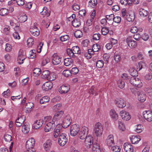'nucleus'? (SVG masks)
Wrapping results in <instances>:
<instances>
[{"label":"nucleus","instance_id":"1","mask_svg":"<svg viewBox=\"0 0 152 152\" xmlns=\"http://www.w3.org/2000/svg\"><path fill=\"white\" fill-rule=\"evenodd\" d=\"M35 144V140L33 138L29 139L26 143V152H35L36 150L34 148Z\"/></svg>","mask_w":152,"mask_h":152},{"label":"nucleus","instance_id":"2","mask_svg":"<svg viewBox=\"0 0 152 152\" xmlns=\"http://www.w3.org/2000/svg\"><path fill=\"white\" fill-rule=\"evenodd\" d=\"M129 82L132 85L138 88H141L143 86L141 80L135 76L131 77L129 79Z\"/></svg>","mask_w":152,"mask_h":152},{"label":"nucleus","instance_id":"3","mask_svg":"<svg viewBox=\"0 0 152 152\" xmlns=\"http://www.w3.org/2000/svg\"><path fill=\"white\" fill-rule=\"evenodd\" d=\"M103 128L102 124L99 122L96 123L94 126V132L96 137H100L102 134Z\"/></svg>","mask_w":152,"mask_h":152},{"label":"nucleus","instance_id":"4","mask_svg":"<svg viewBox=\"0 0 152 152\" xmlns=\"http://www.w3.org/2000/svg\"><path fill=\"white\" fill-rule=\"evenodd\" d=\"M26 58V52L25 50L20 49L18 53L17 61L20 64L23 63V61Z\"/></svg>","mask_w":152,"mask_h":152},{"label":"nucleus","instance_id":"5","mask_svg":"<svg viewBox=\"0 0 152 152\" xmlns=\"http://www.w3.org/2000/svg\"><path fill=\"white\" fill-rule=\"evenodd\" d=\"M62 121V126L66 128L71 124L72 119L69 115H67L64 116Z\"/></svg>","mask_w":152,"mask_h":152},{"label":"nucleus","instance_id":"6","mask_svg":"<svg viewBox=\"0 0 152 152\" xmlns=\"http://www.w3.org/2000/svg\"><path fill=\"white\" fill-rule=\"evenodd\" d=\"M80 127L79 125L74 124L70 126V133L72 136H75L80 131Z\"/></svg>","mask_w":152,"mask_h":152},{"label":"nucleus","instance_id":"7","mask_svg":"<svg viewBox=\"0 0 152 152\" xmlns=\"http://www.w3.org/2000/svg\"><path fill=\"white\" fill-rule=\"evenodd\" d=\"M61 125H57L53 131V135L54 137L56 138L63 132V128Z\"/></svg>","mask_w":152,"mask_h":152},{"label":"nucleus","instance_id":"8","mask_svg":"<svg viewBox=\"0 0 152 152\" xmlns=\"http://www.w3.org/2000/svg\"><path fill=\"white\" fill-rule=\"evenodd\" d=\"M58 141L59 145L61 146H64L68 141V139L66 137V134L64 133H61L59 136Z\"/></svg>","mask_w":152,"mask_h":152},{"label":"nucleus","instance_id":"9","mask_svg":"<svg viewBox=\"0 0 152 152\" xmlns=\"http://www.w3.org/2000/svg\"><path fill=\"white\" fill-rule=\"evenodd\" d=\"M85 139L84 144L88 148H90L93 143V137L92 135H89L86 136Z\"/></svg>","mask_w":152,"mask_h":152},{"label":"nucleus","instance_id":"10","mask_svg":"<svg viewBox=\"0 0 152 152\" xmlns=\"http://www.w3.org/2000/svg\"><path fill=\"white\" fill-rule=\"evenodd\" d=\"M115 103L116 106L120 108H123L126 105V102L121 98H116L115 100Z\"/></svg>","mask_w":152,"mask_h":152},{"label":"nucleus","instance_id":"11","mask_svg":"<svg viewBox=\"0 0 152 152\" xmlns=\"http://www.w3.org/2000/svg\"><path fill=\"white\" fill-rule=\"evenodd\" d=\"M79 133V137L82 140L85 139L88 132V128L87 127L83 126L81 129Z\"/></svg>","mask_w":152,"mask_h":152},{"label":"nucleus","instance_id":"12","mask_svg":"<svg viewBox=\"0 0 152 152\" xmlns=\"http://www.w3.org/2000/svg\"><path fill=\"white\" fill-rule=\"evenodd\" d=\"M126 42L129 47L131 48H134L137 46V42L132 40V37H127Z\"/></svg>","mask_w":152,"mask_h":152},{"label":"nucleus","instance_id":"13","mask_svg":"<svg viewBox=\"0 0 152 152\" xmlns=\"http://www.w3.org/2000/svg\"><path fill=\"white\" fill-rule=\"evenodd\" d=\"M143 116L147 121L149 122L152 121V112L150 110H145L143 111Z\"/></svg>","mask_w":152,"mask_h":152},{"label":"nucleus","instance_id":"14","mask_svg":"<svg viewBox=\"0 0 152 152\" xmlns=\"http://www.w3.org/2000/svg\"><path fill=\"white\" fill-rule=\"evenodd\" d=\"M120 115L122 120L125 121H128L129 120L131 117L129 113L125 110H122L119 113Z\"/></svg>","mask_w":152,"mask_h":152},{"label":"nucleus","instance_id":"15","mask_svg":"<svg viewBox=\"0 0 152 152\" xmlns=\"http://www.w3.org/2000/svg\"><path fill=\"white\" fill-rule=\"evenodd\" d=\"M43 123V120L42 119H39L35 121L33 124L32 128L37 129L42 126Z\"/></svg>","mask_w":152,"mask_h":152},{"label":"nucleus","instance_id":"16","mask_svg":"<svg viewBox=\"0 0 152 152\" xmlns=\"http://www.w3.org/2000/svg\"><path fill=\"white\" fill-rule=\"evenodd\" d=\"M63 112L60 111L56 112L53 116V120L54 122L56 121L60 122L61 121V118L63 117Z\"/></svg>","mask_w":152,"mask_h":152},{"label":"nucleus","instance_id":"17","mask_svg":"<svg viewBox=\"0 0 152 152\" xmlns=\"http://www.w3.org/2000/svg\"><path fill=\"white\" fill-rule=\"evenodd\" d=\"M106 143L108 147H111L115 144L113 136L110 134L109 135L106 139Z\"/></svg>","mask_w":152,"mask_h":152},{"label":"nucleus","instance_id":"18","mask_svg":"<svg viewBox=\"0 0 152 152\" xmlns=\"http://www.w3.org/2000/svg\"><path fill=\"white\" fill-rule=\"evenodd\" d=\"M70 88V87L69 85L67 84L63 85L60 87L59 91L61 94H65L69 91Z\"/></svg>","mask_w":152,"mask_h":152},{"label":"nucleus","instance_id":"19","mask_svg":"<svg viewBox=\"0 0 152 152\" xmlns=\"http://www.w3.org/2000/svg\"><path fill=\"white\" fill-rule=\"evenodd\" d=\"M29 30L31 34L34 36H37L39 34V30L35 26L31 27Z\"/></svg>","mask_w":152,"mask_h":152},{"label":"nucleus","instance_id":"20","mask_svg":"<svg viewBox=\"0 0 152 152\" xmlns=\"http://www.w3.org/2000/svg\"><path fill=\"white\" fill-rule=\"evenodd\" d=\"M55 126L54 122L47 123L44 128V131L45 132H48L52 131Z\"/></svg>","mask_w":152,"mask_h":152},{"label":"nucleus","instance_id":"21","mask_svg":"<svg viewBox=\"0 0 152 152\" xmlns=\"http://www.w3.org/2000/svg\"><path fill=\"white\" fill-rule=\"evenodd\" d=\"M137 99L141 102H144L146 99V95L142 91H140L138 92Z\"/></svg>","mask_w":152,"mask_h":152},{"label":"nucleus","instance_id":"22","mask_svg":"<svg viewBox=\"0 0 152 152\" xmlns=\"http://www.w3.org/2000/svg\"><path fill=\"white\" fill-rule=\"evenodd\" d=\"M123 146L126 152H133L134 151L133 146L130 143H125L124 144Z\"/></svg>","mask_w":152,"mask_h":152},{"label":"nucleus","instance_id":"23","mask_svg":"<svg viewBox=\"0 0 152 152\" xmlns=\"http://www.w3.org/2000/svg\"><path fill=\"white\" fill-rule=\"evenodd\" d=\"M25 116L21 115L15 121V124L17 126L20 127L23 123L25 120Z\"/></svg>","mask_w":152,"mask_h":152},{"label":"nucleus","instance_id":"24","mask_svg":"<svg viewBox=\"0 0 152 152\" xmlns=\"http://www.w3.org/2000/svg\"><path fill=\"white\" fill-rule=\"evenodd\" d=\"M61 58L56 53H54L53 56V64L55 65L59 64L61 62Z\"/></svg>","mask_w":152,"mask_h":152},{"label":"nucleus","instance_id":"25","mask_svg":"<svg viewBox=\"0 0 152 152\" xmlns=\"http://www.w3.org/2000/svg\"><path fill=\"white\" fill-rule=\"evenodd\" d=\"M53 84L51 82H48L43 84L42 86V89L47 91L51 89L53 87Z\"/></svg>","mask_w":152,"mask_h":152},{"label":"nucleus","instance_id":"26","mask_svg":"<svg viewBox=\"0 0 152 152\" xmlns=\"http://www.w3.org/2000/svg\"><path fill=\"white\" fill-rule=\"evenodd\" d=\"M111 118L114 121H116L118 118V115L116 111L114 109L110 110L109 113Z\"/></svg>","mask_w":152,"mask_h":152},{"label":"nucleus","instance_id":"27","mask_svg":"<svg viewBox=\"0 0 152 152\" xmlns=\"http://www.w3.org/2000/svg\"><path fill=\"white\" fill-rule=\"evenodd\" d=\"M131 142L133 144H137L141 140L139 136H132L130 138Z\"/></svg>","mask_w":152,"mask_h":152},{"label":"nucleus","instance_id":"28","mask_svg":"<svg viewBox=\"0 0 152 152\" xmlns=\"http://www.w3.org/2000/svg\"><path fill=\"white\" fill-rule=\"evenodd\" d=\"M139 12L140 15L142 17H146L149 15L148 11L143 8L140 9Z\"/></svg>","mask_w":152,"mask_h":152},{"label":"nucleus","instance_id":"29","mask_svg":"<svg viewBox=\"0 0 152 152\" xmlns=\"http://www.w3.org/2000/svg\"><path fill=\"white\" fill-rule=\"evenodd\" d=\"M92 152H101L99 145L97 143H94L92 148Z\"/></svg>","mask_w":152,"mask_h":152},{"label":"nucleus","instance_id":"30","mask_svg":"<svg viewBox=\"0 0 152 152\" xmlns=\"http://www.w3.org/2000/svg\"><path fill=\"white\" fill-rule=\"evenodd\" d=\"M97 0H91L88 3V6L91 8H94L97 4Z\"/></svg>","mask_w":152,"mask_h":152},{"label":"nucleus","instance_id":"31","mask_svg":"<svg viewBox=\"0 0 152 152\" xmlns=\"http://www.w3.org/2000/svg\"><path fill=\"white\" fill-rule=\"evenodd\" d=\"M41 14L44 16V17H48L50 15V11L47 10L46 7H44L43 10L40 12Z\"/></svg>","mask_w":152,"mask_h":152},{"label":"nucleus","instance_id":"32","mask_svg":"<svg viewBox=\"0 0 152 152\" xmlns=\"http://www.w3.org/2000/svg\"><path fill=\"white\" fill-rule=\"evenodd\" d=\"M50 98L48 96H45L39 100L41 104H45L48 103L50 101Z\"/></svg>","mask_w":152,"mask_h":152},{"label":"nucleus","instance_id":"33","mask_svg":"<svg viewBox=\"0 0 152 152\" xmlns=\"http://www.w3.org/2000/svg\"><path fill=\"white\" fill-rule=\"evenodd\" d=\"M73 62L72 59L70 58H65L64 60V63L66 66H71Z\"/></svg>","mask_w":152,"mask_h":152},{"label":"nucleus","instance_id":"34","mask_svg":"<svg viewBox=\"0 0 152 152\" xmlns=\"http://www.w3.org/2000/svg\"><path fill=\"white\" fill-rule=\"evenodd\" d=\"M9 13L8 10L5 8H2L0 10V15L2 16L7 15Z\"/></svg>","mask_w":152,"mask_h":152},{"label":"nucleus","instance_id":"35","mask_svg":"<svg viewBox=\"0 0 152 152\" xmlns=\"http://www.w3.org/2000/svg\"><path fill=\"white\" fill-rule=\"evenodd\" d=\"M30 130V128L28 126L24 124L22 126V131L24 134H27Z\"/></svg>","mask_w":152,"mask_h":152},{"label":"nucleus","instance_id":"36","mask_svg":"<svg viewBox=\"0 0 152 152\" xmlns=\"http://www.w3.org/2000/svg\"><path fill=\"white\" fill-rule=\"evenodd\" d=\"M56 78L55 74L53 72L49 73L48 77L46 78L48 80L52 81L55 80Z\"/></svg>","mask_w":152,"mask_h":152},{"label":"nucleus","instance_id":"37","mask_svg":"<svg viewBox=\"0 0 152 152\" xmlns=\"http://www.w3.org/2000/svg\"><path fill=\"white\" fill-rule=\"evenodd\" d=\"M135 131L138 133L141 132L143 130V126L141 124H137L135 126Z\"/></svg>","mask_w":152,"mask_h":152},{"label":"nucleus","instance_id":"38","mask_svg":"<svg viewBox=\"0 0 152 152\" xmlns=\"http://www.w3.org/2000/svg\"><path fill=\"white\" fill-rule=\"evenodd\" d=\"M41 73V70L39 68H35L33 71V75L35 77H38Z\"/></svg>","mask_w":152,"mask_h":152},{"label":"nucleus","instance_id":"39","mask_svg":"<svg viewBox=\"0 0 152 152\" xmlns=\"http://www.w3.org/2000/svg\"><path fill=\"white\" fill-rule=\"evenodd\" d=\"M129 72L132 76H135L137 75V70L133 67L130 68Z\"/></svg>","mask_w":152,"mask_h":152},{"label":"nucleus","instance_id":"40","mask_svg":"<svg viewBox=\"0 0 152 152\" xmlns=\"http://www.w3.org/2000/svg\"><path fill=\"white\" fill-rule=\"evenodd\" d=\"M34 39L31 37L29 38L27 40V45L29 47H31L34 44Z\"/></svg>","mask_w":152,"mask_h":152},{"label":"nucleus","instance_id":"41","mask_svg":"<svg viewBox=\"0 0 152 152\" xmlns=\"http://www.w3.org/2000/svg\"><path fill=\"white\" fill-rule=\"evenodd\" d=\"M72 24L73 26L75 27H78L81 24L79 19H75L72 21Z\"/></svg>","mask_w":152,"mask_h":152},{"label":"nucleus","instance_id":"42","mask_svg":"<svg viewBox=\"0 0 152 152\" xmlns=\"http://www.w3.org/2000/svg\"><path fill=\"white\" fill-rule=\"evenodd\" d=\"M96 88L94 89V86H92L89 91V93L91 94H92L93 95L96 96L97 95V93L96 91Z\"/></svg>","mask_w":152,"mask_h":152},{"label":"nucleus","instance_id":"43","mask_svg":"<svg viewBox=\"0 0 152 152\" xmlns=\"http://www.w3.org/2000/svg\"><path fill=\"white\" fill-rule=\"evenodd\" d=\"M18 19L20 22H24L27 19V16L26 14H23L19 17L18 18Z\"/></svg>","mask_w":152,"mask_h":152},{"label":"nucleus","instance_id":"44","mask_svg":"<svg viewBox=\"0 0 152 152\" xmlns=\"http://www.w3.org/2000/svg\"><path fill=\"white\" fill-rule=\"evenodd\" d=\"M73 53L75 54H79L80 53L79 48L77 46H75L72 48Z\"/></svg>","mask_w":152,"mask_h":152},{"label":"nucleus","instance_id":"45","mask_svg":"<svg viewBox=\"0 0 152 152\" xmlns=\"http://www.w3.org/2000/svg\"><path fill=\"white\" fill-rule=\"evenodd\" d=\"M104 64V62L101 60L97 61L96 62V66L98 68H102Z\"/></svg>","mask_w":152,"mask_h":152},{"label":"nucleus","instance_id":"46","mask_svg":"<svg viewBox=\"0 0 152 152\" xmlns=\"http://www.w3.org/2000/svg\"><path fill=\"white\" fill-rule=\"evenodd\" d=\"M83 34L82 31L80 30H77L75 31L74 36L77 38H80L82 37Z\"/></svg>","mask_w":152,"mask_h":152},{"label":"nucleus","instance_id":"47","mask_svg":"<svg viewBox=\"0 0 152 152\" xmlns=\"http://www.w3.org/2000/svg\"><path fill=\"white\" fill-rule=\"evenodd\" d=\"M118 127L119 129L121 131H125V127L124 124L121 121H118Z\"/></svg>","mask_w":152,"mask_h":152},{"label":"nucleus","instance_id":"48","mask_svg":"<svg viewBox=\"0 0 152 152\" xmlns=\"http://www.w3.org/2000/svg\"><path fill=\"white\" fill-rule=\"evenodd\" d=\"M36 56L35 51L34 50H31L29 52V58H34Z\"/></svg>","mask_w":152,"mask_h":152},{"label":"nucleus","instance_id":"49","mask_svg":"<svg viewBox=\"0 0 152 152\" xmlns=\"http://www.w3.org/2000/svg\"><path fill=\"white\" fill-rule=\"evenodd\" d=\"M4 140L6 142H10L12 139V137L9 134H6L4 136Z\"/></svg>","mask_w":152,"mask_h":152},{"label":"nucleus","instance_id":"50","mask_svg":"<svg viewBox=\"0 0 152 152\" xmlns=\"http://www.w3.org/2000/svg\"><path fill=\"white\" fill-rule=\"evenodd\" d=\"M100 48L99 45L97 44H94L92 47L93 51H94V52H98L100 49Z\"/></svg>","mask_w":152,"mask_h":152},{"label":"nucleus","instance_id":"51","mask_svg":"<svg viewBox=\"0 0 152 152\" xmlns=\"http://www.w3.org/2000/svg\"><path fill=\"white\" fill-rule=\"evenodd\" d=\"M117 84L119 88H123L125 85V83L124 81H122L121 80H119L117 82Z\"/></svg>","mask_w":152,"mask_h":152},{"label":"nucleus","instance_id":"52","mask_svg":"<svg viewBox=\"0 0 152 152\" xmlns=\"http://www.w3.org/2000/svg\"><path fill=\"white\" fill-rule=\"evenodd\" d=\"M111 150L113 152H120L121 148L119 146L115 145L112 147Z\"/></svg>","mask_w":152,"mask_h":152},{"label":"nucleus","instance_id":"53","mask_svg":"<svg viewBox=\"0 0 152 152\" xmlns=\"http://www.w3.org/2000/svg\"><path fill=\"white\" fill-rule=\"evenodd\" d=\"M102 33L103 35H106L109 32V29L107 27H103L101 30Z\"/></svg>","mask_w":152,"mask_h":152},{"label":"nucleus","instance_id":"54","mask_svg":"<svg viewBox=\"0 0 152 152\" xmlns=\"http://www.w3.org/2000/svg\"><path fill=\"white\" fill-rule=\"evenodd\" d=\"M61 107V104H57L53 106L52 107V109L54 111H57L59 110Z\"/></svg>","mask_w":152,"mask_h":152},{"label":"nucleus","instance_id":"55","mask_svg":"<svg viewBox=\"0 0 152 152\" xmlns=\"http://www.w3.org/2000/svg\"><path fill=\"white\" fill-rule=\"evenodd\" d=\"M63 75L66 77H68L71 75V73L70 71L68 70H64L62 72Z\"/></svg>","mask_w":152,"mask_h":152},{"label":"nucleus","instance_id":"56","mask_svg":"<svg viewBox=\"0 0 152 152\" xmlns=\"http://www.w3.org/2000/svg\"><path fill=\"white\" fill-rule=\"evenodd\" d=\"M69 38V36L68 35H65L61 36L60 40L62 42H64L68 40Z\"/></svg>","mask_w":152,"mask_h":152},{"label":"nucleus","instance_id":"57","mask_svg":"<svg viewBox=\"0 0 152 152\" xmlns=\"http://www.w3.org/2000/svg\"><path fill=\"white\" fill-rule=\"evenodd\" d=\"M44 121L45 122L48 123L49 122L52 123V122H54L53 120L51 119V117L50 116H47L45 117L44 119Z\"/></svg>","mask_w":152,"mask_h":152},{"label":"nucleus","instance_id":"58","mask_svg":"<svg viewBox=\"0 0 152 152\" xmlns=\"http://www.w3.org/2000/svg\"><path fill=\"white\" fill-rule=\"evenodd\" d=\"M51 143L50 140H47L44 144V147L45 148H48L51 146Z\"/></svg>","mask_w":152,"mask_h":152},{"label":"nucleus","instance_id":"59","mask_svg":"<svg viewBox=\"0 0 152 152\" xmlns=\"http://www.w3.org/2000/svg\"><path fill=\"white\" fill-rule=\"evenodd\" d=\"M67 53L68 55L70 57H75V55L73 53V52L72 50V49H70L69 48H68L66 50Z\"/></svg>","mask_w":152,"mask_h":152},{"label":"nucleus","instance_id":"60","mask_svg":"<svg viewBox=\"0 0 152 152\" xmlns=\"http://www.w3.org/2000/svg\"><path fill=\"white\" fill-rule=\"evenodd\" d=\"M50 73V72L48 70H46L43 71L42 73V75L43 76V77L45 79L47 78Z\"/></svg>","mask_w":152,"mask_h":152},{"label":"nucleus","instance_id":"61","mask_svg":"<svg viewBox=\"0 0 152 152\" xmlns=\"http://www.w3.org/2000/svg\"><path fill=\"white\" fill-rule=\"evenodd\" d=\"M10 29V26H9L6 25L4 28L3 32L6 34H8L9 33V31Z\"/></svg>","mask_w":152,"mask_h":152},{"label":"nucleus","instance_id":"62","mask_svg":"<svg viewBox=\"0 0 152 152\" xmlns=\"http://www.w3.org/2000/svg\"><path fill=\"white\" fill-rule=\"evenodd\" d=\"M126 20L129 22L132 21L134 19V13L133 14V15L131 16L130 15H127V18H126Z\"/></svg>","mask_w":152,"mask_h":152},{"label":"nucleus","instance_id":"63","mask_svg":"<svg viewBox=\"0 0 152 152\" xmlns=\"http://www.w3.org/2000/svg\"><path fill=\"white\" fill-rule=\"evenodd\" d=\"M3 96L5 98H7L10 96V91L9 89H7L6 91H4L3 93Z\"/></svg>","mask_w":152,"mask_h":152},{"label":"nucleus","instance_id":"64","mask_svg":"<svg viewBox=\"0 0 152 152\" xmlns=\"http://www.w3.org/2000/svg\"><path fill=\"white\" fill-rule=\"evenodd\" d=\"M43 45V43L41 42L38 45L37 49V53H40L41 52V49L42 48V46Z\"/></svg>","mask_w":152,"mask_h":152}]
</instances>
